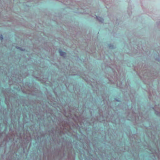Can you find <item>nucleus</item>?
<instances>
[{
    "mask_svg": "<svg viewBox=\"0 0 160 160\" xmlns=\"http://www.w3.org/2000/svg\"><path fill=\"white\" fill-rule=\"evenodd\" d=\"M102 99H103V100L104 101L105 100V98H104L103 96H102Z\"/></svg>",
    "mask_w": 160,
    "mask_h": 160,
    "instance_id": "30",
    "label": "nucleus"
},
{
    "mask_svg": "<svg viewBox=\"0 0 160 160\" xmlns=\"http://www.w3.org/2000/svg\"><path fill=\"white\" fill-rule=\"evenodd\" d=\"M101 158H102V160H104V157H103V156H101Z\"/></svg>",
    "mask_w": 160,
    "mask_h": 160,
    "instance_id": "28",
    "label": "nucleus"
},
{
    "mask_svg": "<svg viewBox=\"0 0 160 160\" xmlns=\"http://www.w3.org/2000/svg\"><path fill=\"white\" fill-rule=\"evenodd\" d=\"M135 152V154L133 153V155L134 157H136L134 158V160H139L138 157L139 156V151L138 150H133V151L132 152V153L134 152Z\"/></svg>",
    "mask_w": 160,
    "mask_h": 160,
    "instance_id": "7",
    "label": "nucleus"
},
{
    "mask_svg": "<svg viewBox=\"0 0 160 160\" xmlns=\"http://www.w3.org/2000/svg\"><path fill=\"white\" fill-rule=\"evenodd\" d=\"M132 118L130 119H128L129 120H135L136 122H138V119H141V121L140 122H141L142 121L143 118L142 116H141V114L140 113L139 111L137 113L135 112L134 111H133L132 113Z\"/></svg>",
    "mask_w": 160,
    "mask_h": 160,
    "instance_id": "5",
    "label": "nucleus"
},
{
    "mask_svg": "<svg viewBox=\"0 0 160 160\" xmlns=\"http://www.w3.org/2000/svg\"><path fill=\"white\" fill-rule=\"evenodd\" d=\"M124 78H123V80H122L123 81L124 80Z\"/></svg>",
    "mask_w": 160,
    "mask_h": 160,
    "instance_id": "36",
    "label": "nucleus"
},
{
    "mask_svg": "<svg viewBox=\"0 0 160 160\" xmlns=\"http://www.w3.org/2000/svg\"><path fill=\"white\" fill-rule=\"evenodd\" d=\"M138 75L142 79L152 81L157 78L159 75V73L154 71L152 72L149 69H145L142 70V72L139 73Z\"/></svg>",
    "mask_w": 160,
    "mask_h": 160,
    "instance_id": "3",
    "label": "nucleus"
},
{
    "mask_svg": "<svg viewBox=\"0 0 160 160\" xmlns=\"http://www.w3.org/2000/svg\"><path fill=\"white\" fill-rule=\"evenodd\" d=\"M59 52L60 53V55L61 56L65 57L66 55V53L65 52L62 51L61 50H60L59 51Z\"/></svg>",
    "mask_w": 160,
    "mask_h": 160,
    "instance_id": "13",
    "label": "nucleus"
},
{
    "mask_svg": "<svg viewBox=\"0 0 160 160\" xmlns=\"http://www.w3.org/2000/svg\"><path fill=\"white\" fill-rule=\"evenodd\" d=\"M130 114H129L128 116H130Z\"/></svg>",
    "mask_w": 160,
    "mask_h": 160,
    "instance_id": "37",
    "label": "nucleus"
},
{
    "mask_svg": "<svg viewBox=\"0 0 160 160\" xmlns=\"http://www.w3.org/2000/svg\"><path fill=\"white\" fill-rule=\"evenodd\" d=\"M86 151L89 156L88 158V160H99L98 157L97 155L91 154V149L89 148L86 149Z\"/></svg>",
    "mask_w": 160,
    "mask_h": 160,
    "instance_id": "6",
    "label": "nucleus"
},
{
    "mask_svg": "<svg viewBox=\"0 0 160 160\" xmlns=\"http://www.w3.org/2000/svg\"><path fill=\"white\" fill-rule=\"evenodd\" d=\"M83 111L82 110V113H83Z\"/></svg>",
    "mask_w": 160,
    "mask_h": 160,
    "instance_id": "33",
    "label": "nucleus"
},
{
    "mask_svg": "<svg viewBox=\"0 0 160 160\" xmlns=\"http://www.w3.org/2000/svg\"><path fill=\"white\" fill-rule=\"evenodd\" d=\"M23 98V97H20V98Z\"/></svg>",
    "mask_w": 160,
    "mask_h": 160,
    "instance_id": "31",
    "label": "nucleus"
},
{
    "mask_svg": "<svg viewBox=\"0 0 160 160\" xmlns=\"http://www.w3.org/2000/svg\"><path fill=\"white\" fill-rule=\"evenodd\" d=\"M16 48L17 49H19L21 51H25V49H24L22 48L21 47H17Z\"/></svg>",
    "mask_w": 160,
    "mask_h": 160,
    "instance_id": "15",
    "label": "nucleus"
},
{
    "mask_svg": "<svg viewBox=\"0 0 160 160\" xmlns=\"http://www.w3.org/2000/svg\"><path fill=\"white\" fill-rule=\"evenodd\" d=\"M112 71L114 72V74H115V73L114 72V71L113 70V69H112Z\"/></svg>",
    "mask_w": 160,
    "mask_h": 160,
    "instance_id": "32",
    "label": "nucleus"
},
{
    "mask_svg": "<svg viewBox=\"0 0 160 160\" xmlns=\"http://www.w3.org/2000/svg\"><path fill=\"white\" fill-rule=\"evenodd\" d=\"M21 102V103H25V101H22Z\"/></svg>",
    "mask_w": 160,
    "mask_h": 160,
    "instance_id": "25",
    "label": "nucleus"
},
{
    "mask_svg": "<svg viewBox=\"0 0 160 160\" xmlns=\"http://www.w3.org/2000/svg\"><path fill=\"white\" fill-rule=\"evenodd\" d=\"M5 102L7 105H8V104H9L6 98H5Z\"/></svg>",
    "mask_w": 160,
    "mask_h": 160,
    "instance_id": "17",
    "label": "nucleus"
},
{
    "mask_svg": "<svg viewBox=\"0 0 160 160\" xmlns=\"http://www.w3.org/2000/svg\"><path fill=\"white\" fill-rule=\"evenodd\" d=\"M114 81H117L118 80V78H114Z\"/></svg>",
    "mask_w": 160,
    "mask_h": 160,
    "instance_id": "21",
    "label": "nucleus"
},
{
    "mask_svg": "<svg viewBox=\"0 0 160 160\" xmlns=\"http://www.w3.org/2000/svg\"><path fill=\"white\" fill-rule=\"evenodd\" d=\"M54 120H52L53 122H57L58 126L56 128V131L53 128H52L49 131V135L52 137V139L55 142H57L58 144L62 143V147L63 149V156H65L64 148L65 146L63 144H65L66 145V148L68 151L67 156L68 160H73L71 158V155L72 154L70 149L72 148V143L69 141H68L64 137L65 132L67 131H69L74 128L75 125L73 122H69V121L66 120L64 121L62 117L56 118H55Z\"/></svg>",
    "mask_w": 160,
    "mask_h": 160,
    "instance_id": "1",
    "label": "nucleus"
},
{
    "mask_svg": "<svg viewBox=\"0 0 160 160\" xmlns=\"http://www.w3.org/2000/svg\"><path fill=\"white\" fill-rule=\"evenodd\" d=\"M156 60L158 61H160V57L159 56L158 58H155Z\"/></svg>",
    "mask_w": 160,
    "mask_h": 160,
    "instance_id": "18",
    "label": "nucleus"
},
{
    "mask_svg": "<svg viewBox=\"0 0 160 160\" xmlns=\"http://www.w3.org/2000/svg\"><path fill=\"white\" fill-rule=\"evenodd\" d=\"M123 82L122 81H120V83L121 84V85H122V83Z\"/></svg>",
    "mask_w": 160,
    "mask_h": 160,
    "instance_id": "29",
    "label": "nucleus"
},
{
    "mask_svg": "<svg viewBox=\"0 0 160 160\" xmlns=\"http://www.w3.org/2000/svg\"><path fill=\"white\" fill-rule=\"evenodd\" d=\"M50 97H48L47 96V100H46V101L48 102V103H49L50 104H51V102H52V101H54V100H55V99L54 98H52V94H50Z\"/></svg>",
    "mask_w": 160,
    "mask_h": 160,
    "instance_id": "8",
    "label": "nucleus"
},
{
    "mask_svg": "<svg viewBox=\"0 0 160 160\" xmlns=\"http://www.w3.org/2000/svg\"><path fill=\"white\" fill-rule=\"evenodd\" d=\"M108 47L109 48H113V45H112V44H109L108 45Z\"/></svg>",
    "mask_w": 160,
    "mask_h": 160,
    "instance_id": "16",
    "label": "nucleus"
},
{
    "mask_svg": "<svg viewBox=\"0 0 160 160\" xmlns=\"http://www.w3.org/2000/svg\"><path fill=\"white\" fill-rule=\"evenodd\" d=\"M96 18L98 21L102 23L104 22V19L100 17H96Z\"/></svg>",
    "mask_w": 160,
    "mask_h": 160,
    "instance_id": "12",
    "label": "nucleus"
},
{
    "mask_svg": "<svg viewBox=\"0 0 160 160\" xmlns=\"http://www.w3.org/2000/svg\"><path fill=\"white\" fill-rule=\"evenodd\" d=\"M55 95H56V96H57V94H56V93L55 92Z\"/></svg>",
    "mask_w": 160,
    "mask_h": 160,
    "instance_id": "34",
    "label": "nucleus"
},
{
    "mask_svg": "<svg viewBox=\"0 0 160 160\" xmlns=\"http://www.w3.org/2000/svg\"><path fill=\"white\" fill-rule=\"evenodd\" d=\"M81 117V115H79L78 117V116H77V118L78 119H79Z\"/></svg>",
    "mask_w": 160,
    "mask_h": 160,
    "instance_id": "22",
    "label": "nucleus"
},
{
    "mask_svg": "<svg viewBox=\"0 0 160 160\" xmlns=\"http://www.w3.org/2000/svg\"><path fill=\"white\" fill-rule=\"evenodd\" d=\"M3 38L2 35L1 34H0V39L2 40L3 39Z\"/></svg>",
    "mask_w": 160,
    "mask_h": 160,
    "instance_id": "19",
    "label": "nucleus"
},
{
    "mask_svg": "<svg viewBox=\"0 0 160 160\" xmlns=\"http://www.w3.org/2000/svg\"><path fill=\"white\" fill-rule=\"evenodd\" d=\"M27 105L29 109L28 108L27 109L25 108L22 111V115L24 118L27 117L28 114L30 117L31 112L35 114L37 116H40L41 118L40 120H43V122L44 121V119L50 117L51 116H52L51 110H45L44 112H42L41 109V106H36L34 101L30 102L29 104Z\"/></svg>",
    "mask_w": 160,
    "mask_h": 160,
    "instance_id": "2",
    "label": "nucleus"
},
{
    "mask_svg": "<svg viewBox=\"0 0 160 160\" xmlns=\"http://www.w3.org/2000/svg\"><path fill=\"white\" fill-rule=\"evenodd\" d=\"M17 156V154L15 153V151L12 154L10 155L7 159V160H17L14 157V155Z\"/></svg>",
    "mask_w": 160,
    "mask_h": 160,
    "instance_id": "9",
    "label": "nucleus"
},
{
    "mask_svg": "<svg viewBox=\"0 0 160 160\" xmlns=\"http://www.w3.org/2000/svg\"><path fill=\"white\" fill-rule=\"evenodd\" d=\"M23 77H20V78H18L16 79V82H17V83H23Z\"/></svg>",
    "mask_w": 160,
    "mask_h": 160,
    "instance_id": "11",
    "label": "nucleus"
},
{
    "mask_svg": "<svg viewBox=\"0 0 160 160\" xmlns=\"http://www.w3.org/2000/svg\"><path fill=\"white\" fill-rule=\"evenodd\" d=\"M68 107L69 109V113H70L71 112L72 110H73L75 111L76 112H77V110H78V106H77L75 108H72L71 106H68Z\"/></svg>",
    "mask_w": 160,
    "mask_h": 160,
    "instance_id": "10",
    "label": "nucleus"
},
{
    "mask_svg": "<svg viewBox=\"0 0 160 160\" xmlns=\"http://www.w3.org/2000/svg\"><path fill=\"white\" fill-rule=\"evenodd\" d=\"M1 101V99H0V101Z\"/></svg>",
    "mask_w": 160,
    "mask_h": 160,
    "instance_id": "38",
    "label": "nucleus"
},
{
    "mask_svg": "<svg viewBox=\"0 0 160 160\" xmlns=\"http://www.w3.org/2000/svg\"><path fill=\"white\" fill-rule=\"evenodd\" d=\"M134 139H135V142H136V143H139L140 142V141H141V140H138V141H136V139H135V138Z\"/></svg>",
    "mask_w": 160,
    "mask_h": 160,
    "instance_id": "20",
    "label": "nucleus"
},
{
    "mask_svg": "<svg viewBox=\"0 0 160 160\" xmlns=\"http://www.w3.org/2000/svg\"><path fill=\"white\" fill-rule=\"evenodd\" d=\"M152 156L153 157V158H152L153 159V160H154V159L155 158V156H154V155H152Z\"/></svg>",
    "mask_w": 160,
    "mask_h": 160,
    "instance_id": "24",
    "label": "nucleus"
},
{
    "mask_svg": "<svg viewBox=\"0 0 160 160\" xmlns=\"http://www.w3.org/2000/svg\"><path fill=\"white\" fill-rule=\"evenodd\" d=\"M42 107H44V105H42Z\"/></svg>",
    "mask_w": 160,
    "mask_h": 160,
    "instance_id": "35",
    "label": "nucleus"
},
{
    "mask_svg": "<svg viewBox=\"0 0 160 160\" xmlns=\"http://www.w3.org/2000/svg\"><path fill=\"white\" fill-rule=\"evenodd\" d=\"M25 85L28 88L27 90L26 91L22 90V91L24 93L28 94L27 98L28 100H29V98H31V96H36L37 97H39L42 96L41 92L37 88H35L34 86H32V84L27 82Z\"/></svg>",
    "mask_w": 160,
    "mask_h": 160,
    "instance_id": "4",
    "label": "nucleus"
},
{
    "mask_svg": "<svg viewBox=\"0 0 160 160\" xmlns=\"http://www.w3.org/2000/svg\"><path fill=\"white\" fill-rule=\"evenodd\" d=\"M116 69H117V70L118 71V72H120V70L119 69L118 70L117 66Z\"/></svg>",
    "mask_w": 160,
    "mask_h": 160,
    "instance_id": "26",
    "label": "nucleus"
},
{
    "mask_svg": "<svg viewBox=\"0 0 160 160\" xmlns=\"http://www.w3.org/2000/svg\"><path fill=\"white\" fill-rule=\"evenodd\" d=\"M115 100L117 102H119L120 101L118 99H117L116 98H115Z\"/></svg>",
    "mask_w": 160,
    "mask_h": 160,
    "instance_id": "27",
    "label": "nucleus"
},
{
    "mask_svg": "<svg viewBox=\"0 0 160 160\" xmlns=\"http://www.w3.org/2000/svg\"><path fill=\"white\" fill-rule=\"evenodd\" d=\"M121 151L124 152L126 151V150L125 149V148H124L123 150V149L122 148V150H121Z\"/></svg>",
    "mask_w": 160,
    "mask_h": 160,
    "instance_id": "23",
    "label": "nucleus"
},
{
    "mask_svg": "<svg viewBox=\"0 0 160 160\" xmlns=\"http://www.w3.org/2000/svg\"><path fill=\"white\" fill-rule=\"evenodd\" d=\"M152 108L155 110V114L158 116L160 117V112L155 110L154 108L152 107Z\"/></svg>",
    "mask_w": 160,
    "mask_h": 160,
    "instance_id": "14",
    "label": "nucleus"
}]
</instances>
